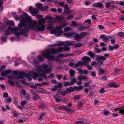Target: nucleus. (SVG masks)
Returning a JSON list of instances; mask_svg holds the SVG:
<instances>
[{"instance_id":"obj_35","label":"nucleus","mask_w":124,"mask_h":124,"mask_svg":"<svg viewBox=\"0 0 124 124\" xmlns=\"http://www.w3.org/2000/svg\"><path fill=\"white\" fill-rule=\"evenodd\" d=\"M64 83V85L65 86H70L71 85H72V84L71 83L69 82H68L67 81H65L63 82Z\"/></svg>"},{"instance_id":"obj_45","label":"nucleus","mask_w":124,"mask_h":124,"mask_svg":"<svg viewBox=\"0 0 124 124\" xmlns=\"http://www.w3.org/2000/svg\"><path fill=\"white\" fill-rule=\"evenodd\" d=\"M48 7L47 6H45L42 7L41 8V10L42 11H45L47 10Z\"/></svg>"},{"instance_id":"obj_21","label":"nucleus","mask_w":124,"mask_h":124,"mask_svg":"<svg viewBox=\"0 0 124 124\" xmlns=\"http://www.w3.org/2000/svg\"><path fill=\"white\" fill-rule=\"evenodd\" d=\"M64 18V17L63 16H57L56 17H55V21L57 20H58L59 21H62Z\"/></svg>"},{"instance_id":"obj_56","label":"nucleus","mask_w":124,"mask_h":124,"mask_svg":"<svg viewBox=\"0 0 124 124\" xmlns=\"http://www.w3.org/2000/svg\"><path fill=\"white\" fill-rule=\"evenodd\" d=\"M79 72L80 74L82 75L84 74V71L83 70L81 69H79Z\"/></svg>"},{"instance_id":"obj_8","label":"nucleus","mask_w":124,"mask_h":124,"mask_svg":"<svg viewBox=\"0 0 124 124\" xmlns=\"http://www.w3.org/2000/svg\"><path fill=\"white\" fill-rule=\"evenodd\" d=\"M110 55L109 54H105L104 55V56H101L100 55H97L96 58V60L98 62H99L100 63L102 64L103 62V61H103L106 59L105 57H108Z\"/></svg>"},{"instance_id":"obj_16","label":"nucleus","mask_w":124,"mask_h":124,"mask_svg":"<svg viewBox=\"0 0 124 124\" xmlns=\"http://www.w3.org/2000/svg\"><path fill=\"white\" fill-rule=\"evenodd\" d=\"M114 110L116 111H117L119 110V113L120 114H124V109L122 107L121 108H115Z\"/></svg>"},{"instance_id":"obj_14","label":"nucleus","mask_w":124,"mask_h":124,"mask_svg":"<svg viewBox=\"0 0 124 124\" xmlns=\"http://www.w3.org/2000/svg\"><path fill=\"white\" fill-rule=\"evenodd\" d=\"M100 38L102 39L104 41L106 42L110 38L105 35H103L100 36Z\"/></svg>"},{"instance_id":"obj_24","label":"nucleus","mask_w":124,"mask_h":124,"mask_svg":"<svg viewBox=\"0 0 124 124\" xmlns=\"http://www.w3.org/2000/svg\"><path fill=\"white\" fill-rule=\"evenodd\" d=\"M32 76L31 74L30 73H26L25 75V77L28 78V80L29 81H31L32 80L31 78L30 77Z\"/></svg>"},{"instance_id":"obj_64","label":"nucleus","mask_w":124,"mask_h":124,"mask_svg":"<svg viewBox=\"0 0 124 124\" xmlns=\"http://www.w3.org/2000/svg\"><path fill=\"white\" fill-rule=\"evenodd\" d=\"M59 5L61 7H63L64 6V2H59Z\"/></svg>"},{"instance_id":"obj_60","label":"nucleus","mask_w":124,"mask_h":124,"mask_svg":"<svg viewBox=\"0 0 124 124\" xmlns=\"http://www.w3.org/2000/svg\"><path fill=\"white\" fill-rule=\"evenodd\" d=\"M120 71L119 68H116L114 70V72L115 73H119Z\"/></svg>"},{"instance_id":"obj_27","label":"nucleus","mask_w":124,"mask_h":124,"mask_svg":"<svg viewBox=\"0 0 124 124\" xmlns=\"http://www.w3.org/2000/svg\"><path fill=\"white\" fill-rule=\"evenodd\" d=\"M71 23L73 26H75L76 27H79L80 25L79 23L77 24L76 22L75 21H73L71 22Z\"/></svg>"},{"instance_id":"obj_1","label":"nucleus","mask_w":124,"mask_h":124,"mask_svg":"<svg viewBox=\"0 0 124 124\" xmlns=\"http://www.w3.org/2000/svg\"><path fill=\"white\" fill-rule=\"evenodd\" d=\"M30 16H26L21 21V23L18 24V26L20 30V33L25 36L28 35V33L30 29H34L37 22L35 21H31Z\"/></svg>"},{"instance_id":"obj_20","label":"nucleus","mask_w":124,"mask_h":124,"mask_svg":"<svg viewBox=\"0 0 124 124\" xmlns=\"http://www.w3.org/2000/svg\"><path fill=\"white\" fill-rule=\"evenodd\" d=\"M46 114L45 113H40V115L39 116V117L38 118V120L40 121L42 120L43 119V117L44 116H45Z\"/></svg>"},{"instance_id":"obj_52","label":"nucleus","mask_w":124,"mask_h":124,"mask_svg":"<svg viewBox=\"0 0 124 124\" xmlns=\"http://www.w3.org/2000/svg\"><path fill=\"white\" fill-rule=\"evenodd\" d=\"M84 122L83 121H78L75 122L74 124H83Z\"/></svg>"},{"instance_id":"obj_31","label":"nucleus","mask_w":124,"mask_h":124,"mask_svg":"<svg viewBox=\"0 0 124 124\" xmlns=\"http://www.w3.org/2000/svg\"><path fill=\"white\" fill-rule=\"evenodd\" d=\"M82 59L83 60H85L87 62H89L90 60V58L89 57L84 56L82 58Z\"/></svg>"},{"instance_id":"obj_22","label":"nucleus","mask_w":124,"mask_h":124,"mask_svg":"<svg viewBox=\"0 0 124 124\" xmlns=\"http://www.w3.org/2000/svg\"><path fill=\"white\" fill-rule=\"evenodd\" d=\"M89 33L87 32H83L80 33V35L81 39H82L84 37H85L86 35H88Z\"/></svg>"},{"instance_id":"obj_58","label":"nucleus","mask_w":124,"mask_h":124,"mask_svg":"<svg viewBox=\"0 0 124 124\" xmlns=\"http://www.w3.org/2000/svg\"><path fill=\"white\" fill-rule=\"evenodd\" d=\"M92 19L93 20H97V18L95 17L94 15H92L91 16Z\"/></svg>"},{"instance_id":"obj_40","label":"nucleus","mask_w":124,"mask_h":124,"mask_svg":"<svg viewBox=\"0 0 124 124\" xmlns=\"http://www.w3.org/2000/svg\"><path fill=\"white\" fill-rule=\"evenodd\" d=\"M23 18V15H21L19 17H16V20H21Z\"/></svg>"},{"instance_id":"obj_61","label":"nucleus","mask_w":124,"mask_h":124,"mask_svg":"<svg viewBox=\"0 0 124 124\" xmlns=\"http://www.w3.org/2000/svg\"><path fill=\"white\" fill-rule=\"evenodd\" d=\"M105 92V91L103 88H102L100 90V93H103Z\"/></svg>"},{"instance_id":"obj_11","label":"nucleus","mask_w":124,"mask_h":124,"mask_svg":"<svg viewBox=\"0 0 124 124\" xmlns=\"http://www.w3.org/2000/svg\"><path fill=\"white\" fill-rule=\"evenodd\" d=\"M66 42L67 43V44L63 46V50L65 51H69L70 50V48L68 47L71 44V42L67 41Z\"/></svg>"},{"instance_id":"obj_26","label":"nucleus","mask_w":124,"mask_h":124,"mask_svg":"<svg viewBox=\"0 0 124 124\" xmlns=\"http://www.w3.org/2000/svg\"><path fill=\"white\" fill-rule=\"evenodd\" d=\"M74 88L75 90L79 91L82 90L83 88V87L82 86H79L78 87L77 86H75L74 87Z\"/></svg>"},{"instance_id":"obj_17","label":"nucleus","mask_w":124,"mask_h":124,"mask_svg":"<svg viewBox=\"0 0 124 124\" xmlns=\"http://www.w3.org/2000/svg\"><path fill=\"white\" fill-rule=\"evenodd\" d=\"M67 25V24L65 23H62L60 24L59 26L55 27V29H61L63 28Z\"/></svg>"},{"instance_id":"obj_7","label":"nucleus","mask_w":124,"mask_h":124,"mask_svg":"<svg viewBox=\"0 0 124 124\" xmlns=\"http://www.w3.org/2000/svg\"><path fill=\"white\" fill-rule=\"evenodd\" d=\"M63 32V31L61 29H52L50 31L51 34H54L57 37L60 36L62 35V33Z\"/></svg>"},{"instance_id":"obj_54","label":"nucleus","mask_w":124,"mask_h":124,"mask_svg":"<svg viewBox=\"0 0 124 124\" xmlns=\"http://www.w3.org/2000/svg\"><path fill=\"white\" fill-rule=\"evenodd\" d=\"M56 76L57 79L59 80L61 79L62 77V75H61L56 74Z\"/></svg>"},{"instance_id":"obj_48","label":"nucleus","mask_w":124,"mask_h":124,"mask_svg":"<svg viewBox=\"0 0 124 124\" xmlns=\"http://www.w3.org/2000/svg\"><path fill=\"white\" fill-rule=\"evenodd\" d=\"M7 39V37L3 36L1 38V39L2 41L4 42L6 41Z\"/></svg>"},{"instance_id":"obj_10","label":"nucleus","mask_w":124,"mask_h":124,"mask_svg":"<svg viewBox=\"0 0 124 124\" xmlns=\"http://www.w3.org/2000/svg\"><path fill=\"white\" fill-rule=\"evenodd\" d=\"M45 25L39 24L37 25L36 29L39 31H43L45 30Z\"/></svg>"},{"instance_id":"obj_6","label":"nucleus","mask_w":124,"mask_h":124,"mask_svg":"<svg viewBox=\"0 0 124 124\" xmlns=\"http://www.w3.org/2000/svg\"><path fill=\"white\" fill-rule=\"evenodd\" d=\"M45 17L47 20H52V21H49L47 22V25H48V26L47 27V29H50L53 28V27L52 24L54 23L55 21V18H54L50 16H46Z\"/></svg>"},{"instance_id":"obj_30","label":"nucleus","mask_w":124,"mask_h":124,"mask_svg":"<svg viewBox=\"0 0 124 124\" xmlns=\"http://www.w3.org/2000/svg\"><path fill=\"white\" fill-rule=\"evenodd\" d=\"M88 29L85 26H83L80 27L78 29V30L79 31H82L86 29Z\"/></svg>"},{"instance_id":"obj_18","label":"nucleus","mask_w":124,"mask_h":124,"mask_svg":"<svg viewBox=\"0 0 124 124\" xmlns=\"http://www.w3.org/2000/svg\"><path fill=\"white\" fill-rule=\"evenodd\" d=\"M32 93L33 96V99L34 100H35L37 99H40L39 97L36 93L35 92H33Z\"/></svg>"},{"instance_id":"obj_32","label":"nucleus","mask_w":124,"mask_h":124,"mask_svg":"<svg viewBox=\"0 0 124 124\" xmlns=\"http://www.w3.org/2000/svg\"><path fill=\"white\" fill-rule=\"evenodd\" d=\"M70 79L72 80V81H70V82L72 85H73L74 83H76L77 81L76 79L75 78H71V79Z\"/></svg>"},{"instance_id":"obj_33","label":"nucleus","mask_w":124,"mask_h":124,"mask_svg":"<svg viewBox=\"0 0 124 124\" xmlns=\"http://www.w3.org/2000/svg\"><path fill=\"white\" fill-rule=\"evenodd\" d=\"M72 29L71 28L69 27H67L64 28V30L65 32H68L70 31H72Z\"/></svg>"},{"instance_id":"obj_36","label":"nucleus","mask_w":124,"mask_h":124,"mask_svg":"<svg viewBox=\"0 0 124 124\" xmlns=\"http://www.w3.org/2000/svg\"><path fill=\"white\" fill-rule=\"evenodd\" d=\"M36 5L37 6V8L40 9L42 6V5L39 3H37Z\"/></svg>"},{"instance_id":"obj_12","label":"nucleus","mask_w":124,"mask_h":124,"mask_svg":"<svg viewBox=\"0 0 124 124\" xmlns=\"http://www.w3.org/2000/svg\"><path fill=\"white\" fill-rule=\"evenodd\" d=\"M12 72V70H7L4 72H2L1 73V75L2 76L5 77L8 75L10 73H11Z\"/></svg>"},{"instance_id":"obj_23","label":"nucleus","mask_w":124,"mask_h":124,"mask_svg":"<svg viewBox=\"0 0 124 124\" xmlns=\"http://www.w3.org/2000/svg\"><path fill=\"white\" fill-rule=\"evenodd\" d=\"M46 19L44 18L39 19V20L38 23L39 24H43L45 22Z\"/></svg>"},{"instance_id":"obj_59","label":"nucleus","mask_w":124,"mask_h":124,"mask_svg":"<svg viewBox=\"0 0 124 124\" xmlns=\"http://www.w3.org/2000/svg\"><path fill=\"white\" fill-rule=\"evenodd\" d=\"M80 96L77 95L75 96L74 98V100H79L80 99Z\"/></svg>"},{"instance_id":"obj_57","label":"nucleus","mask_w":124,"mask_h":124,"mask_svg":"<svg viewBox=\"0 0 124 124\" xmlns=\"http://www.w3.org/2000/svg\"><path fill=\"white\" fill-rule=\"evenodd\" d=\"M103 5L102 3L98 2V7H99L100 8H102Z\"/></svg>"},{"instance_id":"obj_34","label":"nucleus","mask_w":124,"mask_h":124,"mask_svg":"<svg viewBox=\"0 0 124 124\" xmlns=\"http://www.w3.org/2000/svg\"><path fill=\"white\" fill-rule=\"evenodd\" d=\"M59 98L60 97H58L57 96H55L54 97L56 101L58 102H59L61 101V99Z\"/></svg>"},{"instance_id":"obj_2","label":"nucleus","mask_w":124,"mask_h":124,"mask_svg":"<svg viewBox=\"0 0 124 124\" xmlns=\"http://www.w3.org/2000/svg\"><path fill=\"white\" fill-rule=\"evenodd\" d=\"M63 48L62 47H60L57 49L53 48L51 50L49 49H46L45 51L41 53L42 55L49 60H51L54 58V55L50 56L51 53L53 54H57L58 53L63 52Z\"/></svg>"},{"instance_id":"obj_46","label":"nucleus","mask_w":124,"mask_h":124,"mask_svg":"<svg viewBox=\"0 0 124 124\" xmlns=\"http://www.w3.org/2000/svg\"><path fill=\"white\" fill-rule=\"evenodd\" d=\"M60 93L61 95L63 96H65L67 94V92L65 91L61 92Z\"/></svg>"},{"instance_id":"obj_42","label":"nucleus","mask_w":124,"mask_h":124,"mask_svg":"<svg viewBox=\"0 0 124 124\" xmlns=\"http://www.w3.org/2000/svg\"><path fill=\"white\" fill-rule=\"evenodd\" d=\"M19 73L18 71L15 70L13 71L12 72H11V74L12 75H14L16 74H18Z\"/></svg>"},{"instance_id":"obj_9","label":"nucleus","mask_w":124,"mask_h":124,"mask_svg":"<svg viewBox=\"0 0 124 124\" xmlns=\"http://www.w3.org/2000/svg\"><path fill=\"white\" fill-rule=\"evenodd\" d=\"M32 6H30L29 7V9L30 11L31 12L32 15L33 16H35L39 12V10L36 8H32Z\"/></svg>"},{"instance_id":"obj_19","label":"nucleus","mask_w":124,"mask_h":124,"mask_svg":"<svg viewBox=\"0 0 124 124\" xmlns=\"http://www.w3.org/2000/svg\"><path fill=\"white\" fill-rule=\"evenodd\" d=\"M75 33L74 34V39L77 41H78L81 39V38L80 36L78 34H75Z\"/></svg>"},{"instance_id":"obj_25","label":"nucleus","mask_w":124,"mask_h":124,"mask_svg":"<svg viewBox=\"0 0 124 124\" xmlns=\"http://www.w3.org/2000/svg\"><path fill=\"white\" fill-rule=\"evenodd\" d=\"M73 11L71 10H70L68 9L65 10L64 12V14H65L66 15H67L69 14L72 12Z\"/></svg>"},{"instance_id":"obj_53","label":"nucleus","mask_w":124,"mask_h":124,"mask_svg":"<svg viewBox=\"0 0 124 124\" xmlns=\"http://www.w3.org/2000/svg\"><path fill=\"white\" fill-rule=\"evenodd\" d=\"M73 16L71 14L68 15L67 16V19L69 20L73 17Z\"/></svg>"},{"instance_id":"obj_3","label":"nucleus","mask_w":124,"mask_h":124,"mask_svg":"<svg viewBox=\"0 0 124 124\" xmlns=\"http://www.w3.org/2000/svg\"><path fill=\"white\" fill-rule=\"evenodd\" d=\"M42 67L44 69H42L41 66L38 67L36 70V71L39 74H42L46 75L47 73H49L51 72L52 69L48 67V65L46 64H43Z\"/></svg>"},{"instance_id":"obj_39","label":"nucleus","mask_w":124,"mask_h":124,"mask_svg":"<svg viewBox=\"0 0 124 124\" xmlns=\"http://www.w3.org/2000/svg\"><path fill=\"white\" fill-rule=\"evenodd\" d=\"M82 44L81 43H78L75 45V46L76 47H79L82 46Z\"/></svg>"},{"instance_id":"obj_38","label":"nucleus","mask_w":124,"mask_h":124,"mask_svg":"<svg viewBox=\"0 0 124 124\" xmlns=\"http://www.w3.org/2000/svg\"><path fill=\"white\" fill-rule=\"evenodd\" d=\"M118 36L122 37L124 36V33L123 32H120L118 33L117 34Z\"/></svg>"},{"instance_id":"obj_37","label":"nucleus","mask_w":124,"mask_h":124,"mask_svg":"<svg viewBox=\"0 0 124 124\" xmlns=\"http://www.w3.org/2000/svg\"><path fill=\"white\" fill-rule=\"evenodd\" d=\"M64 108L66 111H68L69 112H71L73 111L70 108H68L66 106H64Z\"/></svg>"},{"instance_id":"obj_13","label":"nucleus","mask_w":124,"mask_h":124,"mask_svg":"<svg viewBox=\"0 0 124 124\" xmlns=\"http://www.w3.org/2000/svg\"><path fill=\"white\" fill-rule=\"evenodd\" d=\"M75 73V70L72 69H70L69 72V74H70L69 78L71 79V78L74 77Z\"/></svg>"},{"instance_id":"obj_4","label":"nucleus","mask_w":124,"mask_h":124,"mask_svg":"<svg viewBox=\"0 0 124 124\" xmlns=\"http://www.w3.org/2000/svg\"><path fill=\"white\" fill-rule=\"evenodd\" d=\"M19 27H16L13 28L9 27L8 28L7 30L4 31L5 34L6 35H8L11 34V31L13 32L15 34L16 37H17L18 39H19V36L20 35H22L20 33V30Z\"/></svg>"},{"instance_id":"obj_62","label":"nucleus","mask_w":124,"mask_h":124,"mask_svg":"<svg viewBox=\"0 0 124 124\" xmlns=\"http://www.w3.org/2000/svg\"><path fill=\"white\" fill-rule=\"evenodd\" d=\"M110 5H111V4L110 3H109V2L105 4V7L106 8H108L109 7Z\"/></svg>"},{"instance_id":"obj_43","label":"nucleus","mask_w":124,"mask_h":124,"mask_svg":"<svg viewBox=\"0 0 124 124\" xmlns=\"http://www.w3.org/2000/svg\"><path fill=\"white\" fill-rule=\"evenodd\" d=\"M56 88H61L62 86V84L61 83L58 82V84L55 85Z\"/></svg>"},{"instance_id":"obj_49","label":"nucleus","mask_w":124,"mask_h":124,"mask_svg":"<svg viewBox=\"0 0 124 124\" xmlns=\"http://www.w3.org/2000/svg\"><path fill=\"white\" fill-rule=\"evenodd\" d=\"M78 107L81 108V107L83 105V103L81 101H80L78 102Z\"/></svg>"},{"instance_id":"obj_47","label":"nucleus","mask_w":124,"mask_h":124,"mask_svg":"<svg viewBox=\"0 0 124 124\" xmlns=\"http://www.w3.org/2000/svg\"><path fill=\"white\" fill-rule=\"evenodd\" d=\"M65 44V43L64 42H61L57 44L58 46H63Z\"/></svg>"},{"instance_id":"obj_50","label":"nucleus","mask_w":124,"mask_h":124,"mask_svg":"<svg viewBox=\"0 0 124 124\" xmlns=\"http://www.w3.org/2000/svg\"><path fill=\"white\" fill-rule=\"evenodd\" d=\"M85 23H87L88 24H90L91 23V20L90 19H88L87 20H85Z\"/></svg>"},{"instance_id":"obj_63","label":"nucleus","mask_w":124,"mask_h":124,"mask_svg":"<svg viewBox=\"0 0 124 124\" xmlns=\"http://www.w3.org/2000/svg\"><path fill=\"white\" fill-rule=\"evenodd\" d=\"M54 74H51L49 76L48 78H52L54 77Z\"/></svg>"},{"instance_id":"obj_28","label":"nucleus","mask_w":124,"mask_h":124,"mask_svg":"<svg viewBox=\"0 0 124 124\" xmlns=\"http://www.w3.org/2000/svg\"><path fill=\"white\" fill-rule=\"evenodd\" d=\"M88 54L92 58H93L94 57V54L93 53L90 51L88 52Z\"/></svg>"},{"instance_id":"obj_5","label":"nucleus","mask_w":124,"mask_h":124,"mask_svg":"<svg viewBox=\"0 0 124 124\" xmlns=\"http://www.w3.org/2000/svg\"><path fill=\"white\" fill-rule=\"evenodd\" d=\"M18 74L19 75V76L16 75L14 77H13L10 76H8V78L9 80L8 81V83L11 85H14V82L13 81V80H14V78H15L17 79H22L24 78V76L25 77L26 74L24 72L22 71L19 72Z\"/></svg>"},{"instance_id":"obj_41","label":"nucleus","mask_w":124,"mask_h":124,"mask_svg":"<svg viewBox=\"0 0 124 124\" xmlns=\"http://www.w3.org/2000/svg\"><path fill=\"white\" fill-rule=\"evenodd\" d=\"M94 50L98 53H100L102 52V50L99 48L95 47L94 48Z\"/></svg>"},{"instance_id":"obj_55","label":"nucleus","mask_w":124,"mask_h":124,"mask_svg":"<svg viewBox=\"0 0 124 124\" xmlns=\"http://www.w3.org/2000/svg\"><path fill=\"white\" fill-rule=\"evenodd\" d=\"M100 73L101 74H103L105 72V70L102 69H100L99 70Z\"/></svg>"},{"instance_id":"obj_44","label":"nucleus","mask_w":124,"mask_h":124,"mask_svg":"<svg viewBox=\"0 0 124 124\" xmlns=\"http://www.w3.org/2000/svg\"><path fill=\"white\" fill-rule=\"evenodd\" d=\"M38 60L40 61H43L44 59L43 57L41 56L40 55L37 57Z\"/></svg>"},{"instance_id":"obj_29","label":"nucleus","mask_w":124,"mask_h":124,"mask_svg":"<svg viewBox=\"0 0 124 124\" xmlns=\"http://www.w3.org/2000/svg\"><path fill=\"white\" fill-rule=\"evenodd\" d=\"M116 84L114 82H111L108 83V85L110 86L111 87H116L117 86L116 85Z\"/></svg>"},{"instance_id":"obj_15","label":"nucleus","mask_w":124,"mask_h":124,"mask_svg":"<svg viewBox=\"0 0 124 124\" xmlns=\"http://www.w3.org/2000/svg\"><path fill=\"white\" fill-rule=\"evenodd\" d=\"M75 33L74 32L70 33H64L63 35L66 37H68L69 38H71L74 36Z\"/></svg>"},{"instance_id":"obj_51","label":"nucleus","mask_w":124,"mask_h":124,"mask_svg":"<svg viewBox=\"0 0 124 124\" xmlns=\"http://www.w3.org/2000/svg\"><path fill=\"white\" fill-rule=\"evenodd\" d=\"M95 67L96 68L98 69H100L101 67V65L99 63H96V65H95Z\"/></svg>"}]
</instances>
